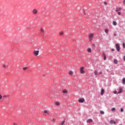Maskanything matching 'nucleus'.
Listing matches in <instances>:
<instances>
[{"label": "nucleus", "mask_w": 125, "mask_h": 125, "mask_svg": "<svg viewBox=\"0 0 125 125\" xmlns=\"http://www.w3.org/2000/svg\"><path fill=\"white\" fill-rule=\"evenodd\" d=\"M39 52L40 51L39 50H37V51L34 50V55H35V56H38V55H39Z\"/></svg>", "instance_id": "f257e3e1"}, {"label": "nucleus", "mask_w": 125, "mask_h": 125, "mask_svg": "<svg viewBox=\"0 0 125 125\" xmlns=\"http://www.w3.org/2000/svg\"><path fill=\"white\" fill-rule=\"evenodd\" d=\"M115 46L117 51H120V45H119V44H115Z\"/></svg>", "instance_id": "f03ea898"}, {"label": "nucleus", "mask_w": 125, "mask_h": 125, "mask_svg": "<svg viewBox=\"0 0 125 125\" xmlns=\"http://www.w3.org/2000/svg\"><path fill=\"white\" fill-rule=\"evenodd\" d=\"M78 102H79L80 103H83L84 102V99H79L78 100Z\"/></svg>", "instance_id": "7ed1b4c3"}, {"label": "nucleus", "mask_w": 125, "mask_h": 125, "mask_svg": "<svg viewBox=\"0 0 125 125\" xmlns=\"http://www.w3.org/2000/svg\"><path fill=\"white\" fill-rule=\"evenodd\" d=\"M84 67H81L80 68V72L81 74H84V71H83Z\"/></svg>", "instance_id": "20e7f679"}, {"label": "nucleus", "mask_w": 125, "mask_h": 125, "mask_svg": "<svg viewBox=\"0 0 125 125\" xmlns=\"http://www.w3.org/2000/svg\"><path fill=\"white\" fill-rule=\"evenodd\" d=\"M123 92V88L122 87H119V91L118 92V94L122 93Z\"/></svg>", "instance_id": "39448f33"}, {"label": "nucleus", "mask_w": 125, "mask_h": 125, "mask_svg": "<svg viewBox=\"0 0 125 125\" xmlns=\"http://www.w3.org/2000/svg\"><path fill=\"white\" fill-rule=\"evenodd\" d=\"M92 37H93V34L91 33L89 36V39L90 41H91L92 40Z\"/></svg>", "instance_id": "423d86ee"}, {"label": "nucleus", "mask_w": 125, "mask_h": 125, "mask_svg": "<svg viewBox=\"0 0 125 125\" xmlns=\"http://www.w3.org/2000/svg\"><path fill=\"white\" fill-rule=\"evenodd\" d=\"M32 13L33 14H37V13H38V10H37V9H34L32 11Z\"/></svg>", "instance_id": "0eeeda50"}, {"label": "nucleus", "mask_w": 125, "mask_h": 125, "mask_svg": "<svg viewBox=\"0 0 125 125\" xmlns=\"http://www.w3.org/2000/svg\"><path fill=\"white\" fill-rule=\"evenodd\" d=\"M110 123L111 125H113V124H114V125H116V122H115L114 120H111L110 121Z\"/></svg>", "instance_id": "6e6552de"}, {"label": "nucleus", "mask_w": 125, "mask_h": 125, "mask_svg": "<svg viewBox=\"0 0 125 125\" xmlns=\"http://www.w3.org/2000/svg\"><path fill=\"white\" fill-rule=\"evenodd\" d=\"M87 123H92V122H93V121L92 120V119H88L87 120Z\"/></svg>", "instance_id": "1a4fd4ad"}, {"label": "nucleus", "mask_w": 125, "mask_h": 125, "mask_svg": "<svg viewBox=\"0 0 125 125\" xmlns=\"http://www.w3.org/2000/svg\"><path fill=\"white\" fill-rule=\"evenodd\" d=\"M104 89L102 88V90L101 91V95H103V94H104Z\"/></svg>", "instance_id": "9d476101"}, {"label": "nucleus", "mask_w": 125, "mask_h": 125, "mask_svg": "<svg viewBox=\"0 0 125 125\" xmlns=\"http://www.w3.org/2000/svg\"><path fill=\"white\" fill-rule=\"evenodd\" d=\"M55 104L57 106H60V103L59 102H55Z\"/></svg>", "instance_id": "9b49d317"}, {"label": "nucleus", "mask_w": 125, "mask_h": 125, "mask_svg": "<svg viewBox=\"0 0 125 125\" xmlns=\"http://www.w3.org/2000/svg\"><path fill=\"white\" fill-rule=\"evenodd\" d=\"M114 63L115 64H118V60H117L116 59H114Z\"/></svg>", "instance_id": "f8f14e48"}, {"label": "nucleus", "mask_w": 125, "mask_h": 125, "mask_svg": "<svg viewBox=\"0 0 125 125\" xmlns=\"http://www.w3.org/2000/svg\"><path fill=\"white\" fill-rule=\"evenodd\" d=\"M63 93H68V91H67L66 89H64L62 91Z\"/></svg>", "instance_id": "ddd939ff"}, {"label": "nucleus", "mask_w": 125, "mask_h": 125, "mask_svg": "<svg viewBox=\"0 0 125 125\" xmlns=\"http://www.w3.org/2000/svg\"><path fill=\"white\" fill-rule=\"evenodd\" d=\"M113 24L114 25V26H117V22L115 21H113Z\"/></svg>", "instance_id": "4468645a"}, {"label": "nucleus", "mask_w": 125, "mask_h": 125, "mask_svg": "<svg viewBox=\"0 0 125 125\" xmlns=\"http://www.w3.org/2000/svg\"><path fill=\"white\" fill-rule=\"evenodd\" d=\"M87 51L88 52H89V53L91 52V49L90 48H88Z\"/></svg>", "instance_id": "2eb2a0df"}, {"label": "nucleus", "mask_w": 125, "mask_h": 125, "mask_svg": "<svg viewBox=\"0 0 125 125\" xmlns=\"http://www.w3.org/2000/svg\"><path fill=\"white\" fill-rule=\"evenodd\" d=\"M69 75H73V74H74V73L73 72V71H70L69 72Z\"/></svg>", "instance_id": "dca6fc26"}, {"label": "nucleus", "mask_w": 125, "mask_h": 125, "mask_svg": "<svg viewBox=\"0 0 125 125\" xmlns=\"http://www.w3.org/2000/svg\"><path fill=\"white\" fill-rule=\"evenodd\" d=\"M100 114H102V115H104V111L101 110L100 111Z\"/></svg>", "instance_id": "f3484780"}, {"label": "nucleus", "mask_w": 125, "mask_h": 125, "mask_svg": "<svg viewBox=\"0 0 125 125\" xmlns=\"http://www.w3.org/2000/svg\"><path fill=\"white\" fill-rule=\"evenodd\" d=\"M123 84H125V79H123Z\"/></svg>", "instance_id": "a211bd4d"}, {"label": "nucleus", "mask_w": 125, "mask_h": 125, "mask_svg": "<svg viewBox=\"0 0 125 125\" xmlns=\"http://www.w3.org/2000/svg\"><path fill=\"white\" fill-rule=\"evenodd\" d=\"M44 113L45 115H46V114H48V112H47V110H44Z\"/></svg>", "instance_id": "6ab92c4d"}, {"label": "nucleus", "mask_w": 125, "mask_h": 125, "mask_svg": "<svg viewBox=\"0 0 125 125\" xmlns=\"http://www.w3.org/2000/svg\"><path fill=\"white\" fill-rule=\"evenodd\" d=\"M108 32H109V30H108V29H105V33L106 34H108Z\"/></svg>", "instance_id": "aec40b11"}, {"label": "nucleus", "mask_w": 125, "mask_h": 125, "mask_svg": "<svg viewBox=\"0 0 125 125\" xmlns=\"http://www.w3.org/2000/svg\"><path fill=\"white\" fill-rule=\"evenodd\" d=\"M94 73V74H95V75H97V74L98 73V72H97V71H95Z\"/></svg>", "instance_id": "412c9836"}, {"label": "nucleus", "mask_w": 125, "mask_h": 125, "mask_svg": "<svg viewBox=\"0 0 125 125\" xmlns=\"http://www.w3.org/2000/svg\"><path fill=\"white\" fill-rule=\"evenodd\" d=\"M41 32H42V33H43V32H44V30H43V29L41 28Z\"/></svg>", "instance_id": "4be33fe9"}, {"label": "nucleus", "mask_w": 125, "mask_h": 125, "mask_svg": "<svg viewBox=\"0 0 125 125\" xmlns=\"http://www.w3.org/2000/svg\"><path fill=\"white\" fill-rule=\"evenodd\" d=\"M123 46L124 48H125V42L123 43Z\"/></svg>", "instance_id": "5701e85b"}, {"label": "nucleus", "mask_w": 125, "mask_h": 125, "mask_svg": "<svg viewBox=\"0 0 125 125\" xmlns=\"http://www.w3.org/2000/svg\"><path fill=\"white\" fill-rule=\"evenodd\" d=\"M63 34H64V32H61V33H60V35L61 36H62V35H63Z\"/></svg>", "instance_id": "b1692460"}, {"label": "nucleus", "mask_w": 125, "mask_h": 125, "mask_svg": "<svg viewBox=\"0 0 125 125\" xmlns=\"http://www.w3.org/2000/svg\"><path fill=\"white\" fill-rule=\"evenodd\" d=\"M115 110H116V108L113 107L112 108L111 111H115Z\"/></svg>", "instance_id": "393cba45"}, {"label": "nucleus", "mask_w": 125, "mask_h": 125, "mask_svg": "<svg viewBox=\"0 0 125 125\" xmlns=\"http://www.w3.org/2000/svg\"><path fill=\"white\" fill-rule=\"evenodd\" d=\"M64 124H65V121H63L62 122V125H64Z\"/></svg>", "instance_id": "a878e982"}, {"label": "nucleus", "mask_w": 125, "mask_h": 125, "mask_svg": "<svg viewBox=\"0 0 125 125\" xmlns=\"http://www.w3.org/2000/svg\"><path fill=\"white\" fill-rule=\"evenodd\" d=\"M3 97H5V98H6L8 97V96H7V95H4L3 96Z\"/></svg>", "instance_id": "bb28decb"}, {"label": "nucleus", "mask_w": 125, "mask_h": 125, "mask_svg": "<svg viewBox=\"0 0 125 125\" xmlns=\"http://www.w3.org/2000/svg\"><path fill=\"white\" fill-rule=\"evenodd\" d=\"M104 60H106V56H104Z\"/></svg>", "instance_id": "cd10ccee"}, {"label": "nucleus", "mask_w": 125, "mask_h": 125, "mask_svg": "<svg viewBox=\"0 0 125 125\" xmlns=\"http://www.w3.org/2000/svg\"><path fill=\"white\" fill-rule=\"evenodd\" d=\"M121 112H124V108H121Z\"/></svg>", "instance_id": "c85d7f7f"}, {"label": "nucleus", "mask_w": 125, "mask_h": 125, "mask_svg": "<svg viewBox=\"0 0 125 125\" xmlns=\"http://www.w3.org/2000/svg\"><path fill=\"white\" fill-rule=\"evenodd\" d=\"M3 67L4 68H6V65L4 64V65H3Z\"/></svg>", "instance_id": "c756f323"}, {"label": "nucleus", "mask_w": 125, "mask_h": 125, "mask_svg": "<svg viewBox=\"0 0 125 125\" xmlns=\"http://www.w3.org/2000/svg\"><path fill=\"white\" fill-rule=\"evenodd\" d=\"M114 94H117V91H114Z\"/></svg>", "instance_id": "7c9ffc66"}, {"label": "nucleus", "mask_w": 125, "mask_h": 125, "mask_svg": "<svg viewBox=\"0 0 125 125\" xmlns=\"http://www.w3.org/2000/svg\"><path fill=\"white\" fill-rule=\"evenodd\" d=\"M1 98H2V96L0 94V100L1 99Z\"/></svg>", "instance_id": "2f4dec72"}, {"label": "nucleus", "mask_w": 125, "mask_h": 125, "mask_svg": "<svg viewBox=\"0 0 125 125\" xmlns=\"http://www.w3.org/2000/svg\"><path fill=\"white\" fill-rule=\"evenodd\" d=\"M104 4H105V5H106V4H107V2L104 1Z\"/></svg>", "instance_id": "473e14b6"}, {"label": "nucleus", "mask_w": 125, "mask_h": 125, "mask_svg": "<svg viewBox=\"0 0 125 125\" xmlns=\"http://www.w3.org/2000/svg\"><path fill=\"white\" fill-rule=\"evenodd\" d=\"M118 15H121V12H119L118 13Z\"/></svg>", "instance_id": "72a5a7b5"}, {"label": "nucleus", "mask_w": 125, "mask_h": 125, "mask_svg": "<svg viewBox=\"0 0 125 125\" xmlns=\"http://www.w3.org/2000/svg\"><path fill=\"white\" fill-rule=\"evenodd\" d=\"M23 70H27V67H23Z\"/></svg>", "instance_id": "f704fd0d"}, {"label": "nucleus", "mask_w": 125, "mask_h": 125, "mask_svg": "<svg viewBox=\"0 0 125 125\" xmlns=\"http://www.w3.org/2000/svg\"><path fill=\"white\" fill-rule=\"evenodd\" d=\"M99 74V75H101V74H102V71L100 72Z\"/></svg>", "instance_id": "c9c22d12"}, {"label": "nucleus", "mask_w": 125, "mask_h": 125, "mask_svg": "<svg viewBox=\"0 0 125 125\" xmlns=\"http://www.w3.org/2000/svg\"><path fill=\"white\" fill-rule=\"evenodd\" d=\"M113 35L115 37L116 36H117V34L116 33H114Z\"/></svg>", "instance_id": "e433bc0d"}, {"label": "nucleus", "mask_w": 125, "mask_h": 125, "mask_svg": "<svg viewBox=\"0 0 125 125\" xmlns=\"http://www.w3.org/2000/svg\"><path fill=\"white\" fill-rule=\"evenodd\" d=\"M124 60L125 61V56L124 57Z\"/></svg>", "instance_id": "4c0bfd02"}, {"label": "nucleus", "mask_w": 125, "mask_h": 125, "mask_svg": "<svg viewBox=\"0 0 125 125\" xmlns=\"http://www.w3.org/2000/svg\"><path fill=\"white\" fill-rule=\"evenodd\" d=\"M53 122H55V119H53Z\"/></svg>", "instance_id": "58836bf2"}, {"label": "nucleus", "mask_w": 125, "mask_h": 125, "mask_svg": "<svg viewBox=\"0 0 125 125\" xmlns=\"http://www.w3.org/2000/svg\"><path fill=\"white\" fill-rule=\"evenodd\" d=\"M124 4H125V0H124Z\"/></svg>", "instance_id": "ea45409f"}, {"label": "nucleus", "mask_w": 125, "mask_h": 125, "mask_svg": "<svg viewBox=\"0 0 125 125\" xmlns=\"http://www.w3.org/2000/svg\"><path fill=\"white\" fill-rule=\"evenodd\" d=\"M83 14H85V13H84V11H83Z\"/></svg>", "instance_id": "a19ab883"}, {"label": "nucleus", "mask_w": 125, "mask_h": 125, "mask_svg": "<svg viewBox=\"0 0 125 125\" xmlns=\"http://www.w3.org/2000/svg\"><path fill=\"white\" fill-rule=\"evenodd\" d=\"M111 51H114V49H112Z\"/></svg>", "instance_id": "79ce46f5"}, {"label": "nucleus", "mask_w": 125, "mask_h": 125, "mask_svg": "<svg viewBox=\"0 0 125 125\" xmlns=\"http://www.w3.org/2000/svg\"><path fill=\"white\" fill-rule=\"evenodd\" d=\"M14 125H16V124H15V123H14Z\"/></svg>", "instance_id": "37998d69"}, {"label": "nucleus", "mask_w": 125, "mask_h": 125, "mask_svg": "<svg viewBox=\"0 0 125 125\" xmlns=\"http://www.w3.org/2000/svg\"><path fill=\"white\" fill-rule=\"evenodd\" d=\"M119 9H122V8H119Z\"/></svg>", "instance_id": "c03bdc74"}, {"label": "nucleus", "mask_w": 125, "mask_h": 125, "mask_svg": "<svg viewBox=\"0 0 125 125\" xmlns=\"http://www.w3.org/2000/svg\"><path fill=\"white\" fill-rule=\"evenodd\" d=\"M116 11H118V10H117Z\"/></svg>", "instance_id": "a18cd8bd"}, {"label": "nucleus", "mask_w": 125, "mask_h": 125, "mask_svg": "<svg viewBox=\"0 0 125 125\" xmlns=\"http://www.w3.org/2000/svg\"><path fill=\"white\" fill-rule=\"evenodd\" d=\"M93 46H94V45H93Z\"/></svg>", "instance_id": "49530a36"}, {"label": "nucleus", "mask_w": 125, "mask_h": 125, "mask_svg": "<svg viewBox=\"0 0 125 125\" xmlns=\"http://www.w3.org/2000/svg\"><path fill=\"white\" fill-rule=\"evenodd\" d=\"M0 11H1L0 10Z\"/></svg>", "instance_id": "de8ad7c7"}]
</instances>
